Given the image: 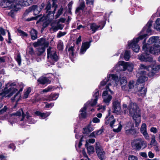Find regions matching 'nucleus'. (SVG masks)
<instances>
[{
    "instance_id": "nucleus-1",
    "label": "nucleus",
    "mask_w": 160,
    "mask_h": 160,
    "mask_svg": "<svg viewBox=\"0 0 160 160\" xmlns=\"http://www.w3.org/2000/svg\"><path fill=\"white\" fill-rule=\"evenodd\" d=\"M121 77L118 76L116 74H108L107 78L100 82L99 88L102 89V87L107 83L105 87V90L104 91L102 94V98L103 101L107 105H108L112 98V96L108 94L109 91L111 94H113V92L111 89L116 87L118 84L120 78Z\"/></svg>"
},
{
    "instance_id": "nucleus-2",
    "label": "nucleus",
    "mask_w": 160,
    "mask_h": 160,
    "mask_svg": "<svg viewBox=\"0 0 160 160\" xmlns=\"http://www.w3.org/2000/svg\"><path fill=\"white\" fill-rule=\"evenodd\" d=\"M152 22V20H149L146 26L144 27L142 30L141 32V35L138 37L137 38H134L132 40L128 42V44L127 46V48L130 49L131 48L133 51L136 52H139L140 47L138 43L140 40L145 38L148 36L147 34H143V32L146 31L148 34L151 32V28Z\"/></svg>"
},
{
    "instance_id": "nucleus-3",
    "label": "nucleus",
    "mask_w": 160,
    "mask_h": 160,
    "mask_svg": "<svg viewBox=\"0 0 160 160\" xmlns=\"http://www.w3.org/2000/svg\"><path fill=\"white\" fill-rule=\"evenodd\" d=\"M35 2V0H20L19 1L17 0H14L12 1L5 0L3 5L6 4V6H4V8H8L9 9H12L9 14L12 17H13L14 12H16L20 9V5L28 6L32 3H34Z\"/></svg>"
},
{
    "instance_id": "nucleus-4",
    "label": "nucleus",
    "mask_w": 160,
    "mask_h": 160,
    "mask_svg": "<svg viewBox=\"0 0 160 160\" xmlns=\"http://www.w3.org/2000/svg\"><path fill=\"white\" fill-rule=\"evenodd\" d=\"M93 93L91 101L87 102L84 104V107L80 110L79 114V117L80 118H86L87 115L86 112V109L88 107L95 106L96 104L99 95L98 90L96 89Z\"/></svg>"
},
{
    "instance_id": "nucleus-5",
    "label": "nucleus",
    "mask_w": 160,
    "mask_h": 160,
    "mask_svg": "<svg viewBox=\"0 0 160 160\" xmlns=\"http://www.w3.org/2000/svg\"><path fill=\"white\" fill-rule=\"evenodd\" d=\"M128 108L129 114L135 120L136 126L138 127L141 122L140 110L137 104L133 102L130 104Z\"/></svg>"
},
{
    "instance_id": "nucleus-6",
    "label": "nucleus",
    "mask_w": 160,
    "mask_h": 160,
    "mask_svg": "<svg viewBox=\"0 0 160 160\" xmlns=\"http://www.w3.org/2000/svg\"><path fill=\"white\" fill-rule=\"evenodd\" d=\"M15 115L17 116H20L22 115V118L19 117V119H20L19 121V124L22 127H24L25 125H28L27 123L32 124L35 123V121L32 120V118L30 116L28 112H26V114H24L22 109H20L18 111Z\"/></svg>"
},
{
    "instance_id": "nucleus-7",
    "label": "nucleus",
    "mask_w": 160,
    "mask_h": 160,
    "mask_svg": "<svg viewBox=\"0 0 160 160\" xmlns=\"http://www.w3.org/2000/svg\"><path fill=\"white\" fill-rule=\"evenodd\" d=\"M47 58L48 62H50L51 65H53L54 63L59 59L56 50L55 48L49 47L47 49Z\"/></svg>"
},
{
    "instance_id": "nucleus-8",
    "label": "nucleus",
    "mask_w": 160,
    "mask_h": 160,
    "mask_svg": "<svg viewBox=\"0 0 160 160\" xmlns=\"http://www.w3.org/2000/svg\"><path fill=\"white\" fill-rule=\"evenodd\" d=\"M142 50L147 53L158 54L160 53V46H158L155 44L153 46L150 47L148 44H144L142 46Z\"/></svg>"
},
{
    "instance_id": "nucleus-9",
    "label": "nucleus",
    "mask_w": 160,
    "mask_h": 160,
    "mask_svg": "<svg viewBox=\"0 0 160 160\" xmlns=\"http://www.w3.org/2000/svg\"><path fill=\"white\" fill-rule=\"evenodd\" d=\"M132 144L135 146L136 149L138 150L145 148L147 146L146 142L141 138L133 140Z\"/></svg>"
},
{
    "instance_id": "nucleus-10",
    "label": "nucleus",
    "mask_w": 160,
    "mask_h": 160,
    "mask_svg": "<svg viewBox=\"0 0 160 160\" xmlns=\"http://www.w3.org/2000/svg\"><path fill=\"white\" fill-rule=\"evenodd\" d=\"M15 83H13L10 84H8L6 85V87L4 89V92L5 94H9L8 95V97H11L14 93L18 91V90L14 88L13 86H15Z\"/></svg>"
},
{
    "instance_id": "nucleus-11",
    "label": "nucleus",
    "mask_w": 160,
    "mask_h": 160,
    "mask_svg": "<svg viewBox=\"0 0 160 160\" xmlns=\"http://www.w3.org/2000/svg\"><path fill=\"white\" fill-rule=\"evenodd\" d=\"M125 62L124 61H119L113 68L112 71L114 72L115 71H124L126 70V66Z\"/></svg>"
},
{
    "instance_id": "nucleus-12",
    "label": "nucleus",
    "mask_w": 160,
    "mask_h": 160,
    "mask_svg": "<svg viewBox=\"0 0 160 160\" xmlns=\"http://www.w3.org/2000/svg\"><path fill=\"white\" fill-rule=\"evenodd\" d=\"M136 88H137V89L135 88L134 89V93H136L139 96L144 97L145 96L147 90L143 86H137L136 85Z\"/></svg>"
},
{
    "instance_id": "nucleus-13",
    "label": "nucleus",
    "mask_w": 160,
    "mask_h": 160,
    "mask_svg": "<svg viewBox=\"0 0 160 160\" xmlns=\"http://www.w3.org/2000/svg\"><path fill=\"white\" fill-rule=\"evenodd\" d=\"M96 151L98 156L100 159H104L105 152L98 143H96Z\"/></svg>"
},
{
    "instance_id": "nucleus-14",
    "label": "nucleus",
    "mask_w": 160,
    "mask_h": 160,
    "mask_svg": "<svg viewBox=\"0 0 160 160\" xmlns=\"http://www.w3.org/2000/svg\"><path fill=\"white\" fill-rule=\"evenodd\" d=\"M145 53L142 54L139 56V59L142 61L152 62L153 61V59L152 56L149 54L150 53H147L145 51H143Z\"/></svg>"
},
{
    "instance_id": "nucleus-15",
    "label": "nucleus",
    "mask_w": 160,
    "mask_h": 160,
    "mask_svg": "<svg viewBox=\"0 0 160 160\" xmlns=\"http://www.w3.org/2000/svg\"><path fill=\"white\" fill-rule=\"evenodd\" d=\"M100 23L102 25V26H101V25H97L95 23H92L90 24V30H92L93 33H95L99 28H100V29H102L105 24L106 22L104 21H102Z\"/></svg>"
},
{
    "instance_id": "nucleus-16",
    "label": "nucleus",
    "mask_w": 160,
    "mask_h": 160,
    "mask_svg": "<svg viewBox=\"0 0 160 160\" xmlns=\"http://www.w3.org/2000/svg\"><path fill=\"white\" fill-rule=\"evenodd\" d=\"M33 46L36 47L38 46L47 47L49 45V43L45 39L41 38L38 40L37 42H34L33 44Z\"/></svg>"
},
{
    "instance_id": "nucleus-17",
    "label": "nucleus",
    "mask_w": 160,
    "mask_h": 160,
    "mask_svg": "<svg viewBox=\"0 0 160 160\" xmlns=\"http://www.w3.org/2000/svg\"><path fill=\"white\" fill-rule=\"evenodd\" d=\"M45 4L42 3L40 5H34L31 7V11H33L35 15L38 14L42 9L44 7Z\"/></svg>"
},
{
    "instance_id": "nucleus-18",
    "label": "nucleus",
    "mask_w": 160,
    "mask_h": 160,
    "mask_svg": "<svg viewBox=\"0 0 160 160\" xmlns=\"http://www.w3.org/2000/svg\"><path fill=\"white\" fill-rule=\"evenodd\" d=\"M116 123V120L113 116L109 118L106 117L105 118V123L107 125L109 124L112 128H113L115 127V125L117 124Z\"/></svg>"
},
{
    "instance_id": "nucleus-19",
    "label": "nucleus",
    "mask_w": 160,
    "mask_h": 160,
    "mask_svg": "<svg viewBox=\"0 0 160 160\" xmlns=\"http://www.w3.org/2000/svg\"><path fill=\"white\" fill-rule=\"evenodd\" d=\"M91 42V41H90L89 42H86L82 43L79 52L80 55L83 54L85 52L87 49L89 48Z\"/></svg>"
},
{
    "instance_id": "nucleus-20",
    "label": "nucleus",
    "mask_w": 160,
    "mask_h": 160,
    "mask_svg": "<svg viewBox=\"0 0 160 160\" xmlns=\"http://www.w3.org/2000/svg\"><path fill=\"white\" fill-rule=\"evenodd\" d=\"M141 132L142 134L145 138L149 140V136L147 132V125L145 123L142 124L140 129Z\"/></svg>"
},
{
    "instance_id": "nucleus-21",
    "label": "nucleus",
    "mask_w": 160,
    "mask_h": 160,
    "mask_svg": "<svg viewBox=\"0 0 160 160\" xmlns=\"http://www.w3.org/2000/svg\"><path fill=\"white\" fill-rule=\"evenodd\" d=\"M142 72L143 73L142 75L139 77L137 82V84L139 86H142V83H143L145 81H147L148 79V77L144 75H145L144 73L145 72L146 73V71H143ZM142 86H143V85H142Z\"/></svg>"
},
{
    "instance_id": "nucleus-22",
    "label": "nucleus",
    "mask_w": 160,
    "mask_h": 160,
    "mask_svg": "<svg viewBox=\"0 0 160 160\" xmlns=\"http://www.w3.org/2000/svg\"><path fill=\"white\" fill-rule=\"evenodd\" d=\"M113 112L115 113H118L121 109L120 102L118 100H115L112 103Z\"/></svg>"
},
{
    "instance_id": "nucleus-23",
    "label": "nucleus",
    "mask_w": 160,
    "mask_h": 160,
    "mask_svg": "<svg viewBox=\"0 0 160 160\" xmlns=\"http://www.w3.org/2000/svg\"><path fill=\"white\" fill-rule=\"evenodd\" d=\"M120 83L122 89V90L127 91L128 88L126 86L127 81L125 77H122L120 80Z\"/></svg>"
},
{
    "instance_id": "nucleus-24",
    "label": "nucleus",
    "mask_w": 160,
    "mask_h": 160,
    "mask_svg": "<svg viewBox=\"0 0 160 160\" xmlns=\"http://www.w3.org/2000/svg\"><path fill=\"white\" fill-rule=\"evenodd\" d=\"M59 94L52 93L50 95L46 96V100L47 101H51L52 100H56L58 98Z\"/></svg>"
},
{
    "instance_id": "nucleus-25",
    "label": "nucleus",
    "mask_w": 160,
    "mask_h": 160,
    "mask_svg": "<svg viewBox=\"0 0 160 160\" xmlns=\"http://www.w3.org/2000/svg\"><path fill=\"white\" fill-rule=\"evenodd\" d=\"M50 112H47L46 113H42L38 111H37L35 112V114L39 116L41 119H44L47 117L49 116L51 114Z\"/></svg>"
},
{
    "instance_id": "nucleus-26",
    "label": "nucleus",
    "mask_w": 160,
    "mask_h": 160,
    "mask_svg": "<svg viewBox=\"0 0 160 160\" xmlns=\"http://www.w3.org/2000/svg\"><path fill=\"white\" fill-rule=\"evenodd\" d=\"M159 37L158 36H153L151 37L148 40V43H146V40L145 39L143 41V45L144 44H148L149 45L150 44H152L154 43H156L157 42L158 40V39Z\"/></svg>"
},
{
    "instance_id": "nucleus-27",
    "label": "nucleus",
    "mask_w": 160,
    "mask_h": 160,
    "mask_svg": "<svg viewBox=\"0 0 160 160\" xmlns=\"http://www.w3.org/2000/svg\"><path fill=\"white\" fill-rule=\"evenodd\" d=\"M38 82L40 84H44L46 83H50V80L49 78L47 77H40L38 80Z\"/></svg>"
},
{
    "instance_id": "nucleus-28",
    "label": "nucleus",
    "mask_w": 160,
    "mask_h": 160,
    "mask_svg": "<svg viewBox=\"0 0 160 160\" xmlns=\"http://www.w3.org/2000/svg\"><path fill=\"white\" fill-rule=\"evenodd\" d=\"M80 4L79 6L77 8L75 12L76 13H79L80 12V11L83 10V9L84 8L85 5V2L84 1L81 0L80 1Z\"/></svg>"
},
{
    "instance_id": "nucleus-29",
    "label": "nucleus",
    "mask_w": 160,
    "mask_h": 160,
    "mask_svg": "<svg viewBox=\"0 0 160 160\" xmlns=\"http://www.w3.org/2000/svg\"><path fill=\"white\" fill-rule=\"evenodd\" d=\"M23 90V87L20 88L19 91H17L15 95H14V97L11 98L12 101H15L16 102H18L19 100V98L21 97V95L19 94L20 92H22Z\"/></svg>"
},
{
    "instance_id": "nucleus-30",
    "label": "nucleus",
    "mask_w": 160,
    "mask_h": 160,
    "mask_svg": "<svg viewBox=\"0 0 160 160\" xmlns=\"http://www.w3.org/2000/svg\"><path fill=\"white\" fill-rule=\"evenodd\" d=\"M85 146L87 147L88 153L89 155L92 154L95 151L94 147L92 146H88V143L87 141H86Z\"/></svg>"
},
{
    "instance_id": "nucleus-31",
    "label": "nucleus",
    "mask_w": 160,
    "mask_h": 160,
    "mask_svg": "<svg viewBox=\"0 0 160 160\" xmlns=\"http://www.w3.org/2000/svg\"><path fill=\"white\" fill-rule=\"evenodd\" d=\"M125 66L126 70H127L129 72H132L133 71L134 66L133 63L130 62H126Z\"/></svg>"
},
{
    "instance_id": "nucleus-32",
    "label": "nucleus",
    "mask_w": 160,
    "mask_h": 160,
    "mask_svg": "<svg viewBox=\"0 0 160 160\" xmlns=\"http://www.w3.org/2000/svg\"><path fill=\"white\" fill-rule=\"evenodd\" d=\"M31 39L32 40L36 39L38 38V32L36 30L34 29H32L30 32Z\"/></svg>"
},
{
    "instance_id": "nucleus-33",
    "label": "nucleus",
    "mask_w": 160,
    "mask_h": 160,
    "mask_svg": "<svg viewBox=\"0 0 160 160\" xmlns=\"http://www.w3.org/2000/svg\"><path fill=\"white\" fill-rule=\"evenodd\" d=\"M134 82L133 81H130L129 82L128 84V87H129V89L127 90V91H128V92H130L131 91H132V89H133V92H134V89H135V88L137 89V88H136V85H137V86H138V85L137 84V83L136 84L135 87L134 85ZM132 92H133V91Z\"/></svg>"
},
{
    "instance_id": "nucleus-34",
    "label": "nucleus",
    "mask_w": 160,
    "mask_h": 160,
    "mask_svg": "<svg viewBox=\"0 0 160 160\" xmlns=\"http://www.w3.org/2000/svg\"><path fill=\"white\" fill-rule=\"evenodd\" d=\"M52 6L53 7H54V11L51 13V11H50L49 12V13L48 14V17H49V16L51 14H52V16L53 17L54 15V13H55V11L56 10V8L57 7V5L56 4L57 2V0H52Z\"/></svg>"
},
{
    "instance_id": "nucleus-35",
    "label": "nucleus",
    "mask_w": 160,
    "mask_h": 160,
    "mask_svg": "<svg viewBox=\"0 0 160 160\" xmlns=\"http://www.w3.org/2000/svg\"><path fill=\"white\" fill-rule=\"evenodd\" d=\"M125 132L127 134H134L136 133V131L134 128L129 129L127 127L125 129Z\"/></svg>"
},
{
    "instance_id": "nucleus-36",
    "label": "nucleus",
    "mask_w": 160,
    "mask_h": 160,
    "mask_svg": "<svg viewBox=\"0 0 160 160\" xmlns=\"http://www.w3.org/2000/svg\"><path fill=\"white\" fill-rule=\"evenodd\" d=\"M63 9L64 8L62 6H61L60 8L58 10L57 14L55 16L56 19L58 18L62 14L63 12Z\"/></svg>"
},
{
    "instance_id": "nucleus-37",
    "label": "nucleus",
    "mask_w": 160,
    "mask_h": 160,
    "mask_svg": "<svg viewBox=\"0 0 160 160\" xmlns=\"http://www.w3.org/2000/svg\"><path fill=\"white\" fill-rule=\"evenodd\" d=\"M46 99V96L44 97H41L39 95H37L35 97V102H38L39 101H46L45 99Z\"/></svg>"
},
{
    "instance_id": "nucleus-38",
    "label": "nucleus",
    "mask_w": 160,
    "mask_h": 160,
    "mask_svg": "<svg viewBox=\"0 0 160 160\" xmlns=\"http://www.w3.org/2000/svg\"><path fill=\"white\" fill-rule=\"evenodd\" d=\"M154 27L157 30L160 31V18H158L156 20Z\"/></svg>"
},
{
    "instance_id": "nucleus-39",
    "label": "nucleus",
    "mask_w": 160,
    "mask_h": 160,
    "mask_svg": "<svg viewBox=\"0 0 160 160\" xmlns=\"http://www.w3.org/2000/svg\"><path fill=\"white\" fill-rule=\"evenodd\" d=\"M32 89L31 88L29 87L27 88L26 91H25L24 92L23 98H24L26 99L28 97L29 94L30 92H31Z\"/></svg>"
},
{
    "instance_id": "nucleus-40",
    "label": "nucleus",
    "mask_w": 160,
    "mask_h": 160,
    "mask_svg": "<svg viewBox=\"0 0 160 160\" xmlns=\"http://www.w3.org/2000/svg\"><path fill=\"white\" fill-rule=\"evenodd\" d=\"M130 52L128 50H126L125 52L124 55L123 57L124 59L126 61H128L129 58H130Z\"/></svg>"
},
{
    "instance_id": "nucleus-41",
    "label": "nucleus",
    "mask_w": 160,
    "mask_h": 160,
    "mask_svg": "<svg viewBox=\"0 0 160 160\" xmlns=\"http://www.w3.org/2000/svg\"><path fill=\"white\" fill-rule=\"evenodd\" d=\"M158 144V143L155 140V135H153L152 137L151 140L150 142V145L154 146H157V145Z\"/></svg>"
},
{
    "instance_id": "nucleus-42",
    "label": "nucleus",
    "mask_w": 160,
    "mask_h": 160,
    "mask_svg": "<svg viewBox=\"0 0 160 160\" xmlns=\"http://www.w3.org/2000/svg\"><path fill=\"white\" fill-rule=\"evenodd\" d=\"M57 47L59 50H62L63 49V42L61 40H60L58 42Z\"/></svg>"
},
{
    "instance_id": "nucleus-43",
    "label": "nucleus",
    "mask_w": 160,
    "mask_h": 160,
    "mask_svg": "<svg viewBox=\"0 0 160 160\" xmlns=\"http://www.w3.org/2000/svg\"><path fill=\"white\" fill-rule=\"evenodd\" d=\"M46 47H41V48H39L38 49V53H37L38 56H39L41 55L42 53H43L45 51V48Z\"/></svg>"
},
{
    "instance_id": "nucleus-44",
    "label": "nucleus",
    "mask_w": 160,
    "mask_h": 160,
    "mask_svg": "<svg viewBox=\"0 0 160 160\" xmlns=\"http://www.w3.org/2000/svg\"><path fill=\"white\" fill-rule=\"evenodd\" d=\"M118 125L117 128H113V131L114 132H118L121 131L122 128V126L120 122L118 123Z\"/></svg>"
},
{
    "instance_id": "nucleus-45",
    "label": "nucleus",
    "mask_w": 160,
    "mask_h": 160,
    "mask_svg": "<svg viewBox=\"0 0 160 160\" xmlns=\"http://www.w3.org/2000/svg\"><path fill=\"white\" fill-rule=\"evenodd\" d=\"M128 128L129 129L132 128H134V124L132 122H129L126 124V126L125 128V129L126 128Z\"/></svg>"
},
{
    "instance_id": "nucleus-46",
    "label": "nucleus",
    "mask_w": 160,
    "mask_h": 160,
    "mask_svg": "<svg viewBox=\"0 0 160 160\" xmlns=\"http://www.w3.org/2000/svg\"><path fill=\"white\" fill-rule=\"evenodd\" d=\"M74 47L72 46L70 47L68 49V51L69 53V55L70 56H73L74 53L73 52Z\"/></svg>"
},
{
    "instance_id": "nucleus-47",
    "label": "nucleus",
    "mask_w": 160,
    "mask_h": 160,
    "mask_svg": "<svg viewBox=\"0 0 160 160\" xmlns=\"http://www.w3.org/2000/svg\"><path fill=\"white\" fill-rule=\"evenodd\" d=\"M16 60L18 63V65L20 66L21 64V58L20 54H17L16 57L15 58Z\"/></svg>"
},
{
    "instance_id": "nucleus-48",
    "label": "nucleus",
    "mask_w": 160,
    "mask_h": 160,
    "mask_svg": "<svg viewBox=\"0 0 160 160\" xmlns=\"http://www.w3.org/2000/svg\"><path fill=\"white\" fill-rule=\"evenodd\" d=\"M66 34L65 32H62L60 31L58 33L57 35V37L58 38H60L61 37H62L65 35Z\"/></svg>"
},
{
    "instance_id": "nucleus-49",
    "label": "nucleus",
    "mask_w": 160,
    "mask_h": 160,
    "mask_svg": "<svg viewBox=\"0 0 160 160\" xmlns=\"http://www.w3.org/2000/svg\"><path fill=\"white\" fill-rule=\"evenodd\" d=\"M18 33H19L20 35L24 37H27L28 36V34H27L26 32H25L23 31H22L21 30H18Z\"/></svg>"
},
{
    "instance_id": "nucleus-50",
    "label": "nucleus",
    "mask_w": 160,
    "mask_h": 160,
    "mask_svg": "<svg viewBox=\"0 0 160 160\" xmlns=\"http://www.w3.org/2000/svg\"><path fill=\"white\" fill-rule=\"evenodd\" d=\"M45 103H46L45 107L48 108H52L54 105V103H47L45 102Z\"/></svg>"
},
{
    "instance_id": "nucleus-51",
    "label": "nucleus",
    "mask_w": 160,
    "mask_h": 160,
    "mask_svg": "<svg viewBox=\"0 0 160 160\" xmlns=\"http://www.w3.org/2000/svg\"><path fill=\"white\" fill-rule=\"evenodd\" d=\"M92 122L93 123H98L100 122V120L98 118H97L94 117L92 119Z\"/></svg>"
},
{
    "instance_id": "nucleus-52",
    "label": "nucleus",
    "mask_w": 160,
    "mask_h": 160,
    "mask_svg": "<svg viewBox=\"0 0 160 160\" xmlns=\"http://www.w3.org/2000/svg\"><path fill=\"white\" fill-rule=\"evenodd\" d=\"M40 15L35 17H33L30 18H28L27 19V20L28 21H30L32 20H35L37 19V18L39 17Z\"/></svg>"
},
{
    "instance_id": "nucleus-53",
    "label": "nucleus",
    "mask_w": 160,
    "mask_h": 160,
    "mask_svg": "<svg viewBox=\"0 0 160 160\" xmlns=\"http://www.w3.org/2000/svg\"><path fill=\"white\" fill-rule=\"evenodd\" d=\"M7 109V107L5 106H4L3 108L0 110V114H2L4 112H5Z\"/></svg>"
},
{
    "instance_id": "nucleus-54",
    "label": "nucleus",
    "mask_w": 160,
    "mask_h": 160,
    "mask_svg": "<svg viewBox=\"0 0 160 160\" xmlns=\"http://www.w3.org/2000/svg\"><path fill=\"white\" fill-rule=\"evenodd\" d=\"M86 3L88 5H93V0H86Z\"/></svg>"
},
{
    "instance_id": "nucleus-55",
    "label": "nucleus",
    "mask_w": 160,
    "mask_h": 160,
    "mask_svg": "<svg viewBox=\"0 0 160 160\" xmlns=\"http://www.w3.org/2000/svg\"><path fill=\"white\" fill-rule=\"evenodd\" d=\"M31 7H29L28 9H27L25 12L24 13V15L25 16L28 15V14L31 11Z\"/></svg>"
},
{
    "instance_id": "nucleus-56",
    "label": "nucleus",
    "mask_w": 160,
    "mask_h": 160,
    "mask_svg": "<svg viewBox=\"0 0 160 160\" xmlns=\"http://www.w3.org/2000/svg\"><path fill=\"white\" fill-rule=\"evenodd\" d=\"M150 131L151 132H153L154 133H156L157 132V129L156 128L152 127L151 128Z\"/></svg>"
},
{
    "instance_id": "nucleus-57",
    "label": "nucleus",
    "mask_w": 160,
    "mask_h": 160,
    "mask_svg": "<svg viewBox=\"0 0 160 160\" xmlns=\"http://www.w3.org/2000/svg\"><path fill=\"white\" fill-rule=\"evenodd\" d=\"M128 160H138L137 158L133 155H130L128 157Z\"/></svg>"
},
{
    "instance_id": "nucleus-58",
    "label": "nucleus",
    "mask_w": 160,
    "mask_h": 160,
    "mask_svg": "<svg viewBox=\"0 0 160 160\" xmlns=\"http://www.w3.org/2000/svg\"><path fill=\"white\" fill-rule=\"evenodd\" d=\"M87 126L88 130L89 132L93 131L94 130V128L90 126V125H88Z\"/></svg>"
},
{
    "instance_id": "nucleus-59",
    "label": "nucleus",
    "mask_w": 160,
    "mask_h": 160,
    "mask_svg": "<svg viewBox=\"0 0 160 160\" xmlns=\"http://www.w3.org/2000/svg\"><path fill=\"white\" fill-rule=\"evenodd\" d=\"M0 32L2 35H5L6 34L5 30L2 27H0Z\"/></svg>"
},
{
    "instance_id": "nucleus-60",
    "label": "nucleus",
    "mask_w": 160,
    "mask_h": 160,
    "mask_svg": "<svg viewBox=\"0 0 160 160\" xmlns=\"http://www.w3.org/2000/svg\"><path fill=\"white\" fill-rule=\"evenodd\" d=\"M84 12V13L87 14L88 16L91 15L92 13V11L91 9H89L88 11H85Z\"/></svg>"
},
{
    "instance_id": "nucleus-61",
    "label": "nucleus",
    "mask_w": 160,
    "mask_h": 160,
    "mask_svg": "<svg viewBox=\"0 0 160 160\" xmlns=\"http://www.w3.org/2000/svg\"><path fill=\"white\" fill-rule=\"evenodd\" d=\"M103 130L102 129H100L99 130L95 131V134L96 135H98L101 134Z\"/></svg>"
},
{
    "instance_id": "nucleus-62",
    "label": "nucleus",
    "mask_w": 160,
    "mask_h": 160,
    "mask_svg": "<svg viewBox=\"0 0 160 160\" xmlns=\"http://www.w3.org/2000/svg\"><path fill=\"white\" fill-rule=\"evenodd\" d=\"M51 8V4L50 2L48 3L46 5V9L47 10V11H48L50 10Z\"/></svg>"
},
{
    "instance_id": "nucleus-63",
    "label": "nucleus",
    "mask_w": 160,
    "mask_h": 160,
    "mask_svg": "<svg viewBox=\"0 0 160 160\" xmlns=\"http://www.w3.org/2000/svg\"><path fill=\"white\" fill-rule=\"evenodd\" d=\"M73 1H71L68 4V9H69V11H70L71 10L72 5L73 4Z\"/></svg>"
},
{
    "instance_id": "nucleus-64",
    "label": "nucleus",
    "mask_w": 160,
    "mask_h": 160,
    "mask_svg": "<svg viewBox=\"0 0 160 160\" xmlns=\"http://www.w3.org/2000/svg\"><path fill=\"white\" fill-rule=\"evenodd\" d=\"M105 106H102L101 105H99L98 110H99L101 109H102V110L104 111L105 109Z\"/></svg>"
}]
</instances>
